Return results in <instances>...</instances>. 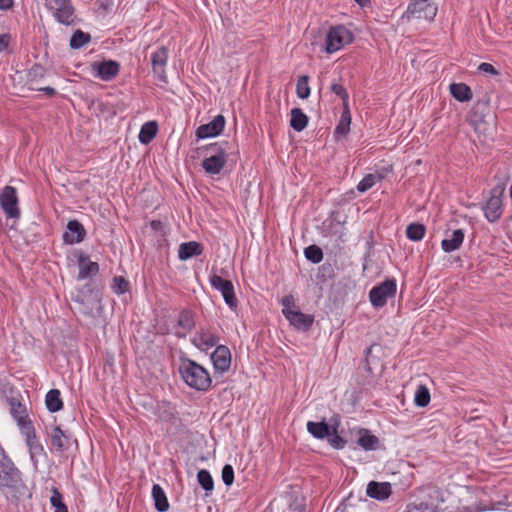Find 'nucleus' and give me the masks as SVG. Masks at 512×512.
Listing matches in <instances>:
<instances>
[{
  "instance_id": "obj_17",
  "label": "nucleus",
  "mask_w": 512,
  "mask_h": 512,
  "mask_svg": "<svg viewBox=\"0 0 512 512\" xmlns=\"http://www.w3.org/2000/svg\"><path fill=\"white\" fill-rule=\"evenodd\" d=\"M192 342L199 349L208 350L217 344L218 338L209 330L201 329L195 334Z\"/></svg>"
},
{
  "instance_id": "obj_31",
  "label": "nucleus",
  "mask_w": 512,
  "mask_h": 512,
  "mask_svg": "<svg viewBox=\"0 0 512 512\" xmlns=\"http://www.w3.org/2000/svg\"><path fill=\"white\" fill-rule=\"evenodd\" d=\"M475 132L477 133L480 141L486 143L493 139L494 126L484 121H480L475 125Z\"/></svg>"
},
{
  "instance_id": "obj_2",
  "label": "nucleus",
  "mask_w": 512,
  "mask_h": 512,
  "mask_svg": "<svg viewBox=\"0 0 512 512\" xmlns=\"http://www.w3.org/2000/svg\"><path fill=\"white\" fill-rule=\"evenodd\" d=\"M232 146L228 142L211 144L207 148V156L202 162V167L209 175L221 172L231 154Z\"/></svg>"
},
{
  "instance_id": "obj_11",
  "label": "nucleus",
  "mask_w": 512,
  "mask_h": 512,
  "mask_svg": "<svg viewBox=\"0 0 512 512\" xmlns=\"http://www.w3.org/2000/svg\"><path fill=\"white\" fill-rule=\"evenodd\" d=\"M0 204L9 217L17 218L19 216L18 198L14 187L6 186L3 188L0 194Z\"/></svg>"
},
{
  "instance_id": "obj_9",
  "label": "nucleus",
  "mask_w": 512,
  "mask_h": 512,
  "mask_svg": "<svg viewBox=\"0 0 512 512\" xmlns=\"http://www.w3.org/2000/svg\"><path fill=\"white\" fill-rule=\"evenodd\" d=\"M396 293V282L394 280H386L378 286L371 289L369 298L371 304L376 307H383L388 298L393 297Z\"/></svg>"
},
{
  "instance_id": "obj_43",
  "label": "nucleus",
  "mask_w": 512,
  "mask_h": 512,
  "mask_svg": "<svg viewBox=\"0 0 512 512\" xmlns=\"http://www.w3.org/2000/svg\"><path fill=\"white\" fill-rule=\"evenodd\" d=\"M51 505L55 508L54 512H68L67 507L62 501L61 494L57 491H53V495L50 498Z\"/></svg>"
},
{
  "instance_id": "obj_45",
  "label": "nucleus",
  "mask_w": 512,
  "mask_h": 512,
  "mask_svg": "<svg viewBox=\"0 0 512 512\" xmlns=\"http://www.w3.org/2000/svg\"><path fill=\"white\" fill-rule=\"evenodd\" d=\"M222 480L225 485L230 486L234 481V471L231 465H225L222 469Z\"/></svg>"
},
{
  "instance_id": "obj_51",
  "label": "nucleus",
  "mask_w": 512,
  "mask_h": 512,
  "mask_svg": "<svg viewBox=\"0 0 512 512\" xmlns=\"http://www.w3.org/2000/svg\"><path fill=\"white\" fill-rule=\"evenodd\" d=\"M9 39V35L7 34L0 35V51H3L8 47Z\"/></svg>"
},
{
  "instance_id": "obj_23",
  "label": "nucleus",
  "mask_w": 512,
  "mask_h": 512,
  "mask_svg": "<svg viewBox=\"0 0 512 512\" xmlns=\"http://www.w3.org/2000/svg\"><path fill=\"white\" fill-rule=\"evenodd\" d=\"M79 264V279H86L88 277H91L93 275H96L99 270V266L96 262L91 261L90 259L86 257H79L78 260Z\"/></svg>"
},
{
  "instance_id": "obj_26",
  "label": "nucleus",
  "mask_w": 512,
  "mask_h": 512,
  "mask_svg": "<svg viewBox=\"0 0 512 512\" xmlns=\"http://www.w3.org/2000/svg\"><path fill=\"white\" fill-rule=\"evenodd\" d=\"M307 431L315 438L317 439H324L328 436H330V427L329 425L324 422H313L309 421L307 423Z\"/></svg>"
},
{
  "instance_id": "obj_44",
  "label": "nucleus",
  "mask_w": 512,
  "mask_h": 512,
  "mask_svg": "<svg viewBox=\"0 0 512 512\" xmlns=\"http://www.w3.org/2000/svg\"><path fill=\"white\" fill-rule=\"evenodd\" d=\"M405 512H436V510L428 503L420 502L409 504Z\"/></svg>"
},
{
  "instance_id": "obj_48",
  "label": "nucleus",
  "mask_w": 512,
  "mask_h": 512,
  "mask_svg": "<svg viewBox=\"0 0 512 512\" xmlns=\"http://www.w3.org/2000/svg\"><path fill=\"white\" fill-rule=\"evenodd\" d=\"M12 414L14 416V418L16 419V421L18 422V419L22 416L24 418V420L26 422H29L27 419H26V415H25V409L19 404L16 408L13 407L12 408Z\"/></svg>"
},
{
  "instance_id": "obj_28",
  "label": "nucleus",
  "mask_w": 512,
  "mask_h": 512,
  "mask_svg": "<svg viewBox=\"0 0 512 512\" xmlns=\"http://www.w3.org/2000/svg\"><path fill=\"white\" fill-rule=\"evenodd\" d=\"M357 443L364 450H375L379 441L378 438L372 435L368 430L362 429L359 431Z\"/></svg>"
},
{
  "instance_id": "obj_7",
  "label": "nucleus",
  "mask_w": 512,
  "mask_h": 512,
  "mask_svg": "<svg viewBox=\"0 0 512 512\" xmlns=\"http://www.w3.org/2000/svg\"><path fill=\"white\" fill-rule=\"evenodd\" d=\"M169 52L165 46L159 47L156 51L151 54V66L154 78L161 84L165 85L168 83V77L166 73V67L168 62Z\"/></svg>"
},
{
  "instance_id": "obj_41",
  "label": "nucleus",
  "mask_w": 512,
  "mask_h": 512,
  "mask_svg": "<svg viewBox=\"0 0 512 512\" xmlns=\"http://www.w3.org/2000/svg\"><path fill=\"white\" fill-rule=\"evenodd\" d=\"M129 282L122 276H116L113 279L111 288L116 294H124L129 290Z\"/></svg>"
},
{
  "instance_id": "obj_49",
  "label": "nucleus",
  "mask_w": 512,
  "mask_h": 512,
  "mask_svg": "<svg viewBox=\"0 0 512 512\" xmlns=\"http://www.w3.org/2000/svg\"><path fill=\"white\" fill-rule=\"evenodd\" d=\"M113 0H97V5L99 9H102L105 12H108L113 7Z\"/></svg>"
},
{
  "instance_id": "obj_35",
  "label": "nucleus",
  "mask_w": 512,
  "mask_h": 512,
  "mask_svg": "<svg viewBox=\"0 0 512 512\" xmlns=\"http://www.w3.org/2000/svg\"><path fill=\"white\" fill-rule=\"evenodd\" d=\"M90 39L91 37L88 33H85L81 30H76L70 39V46L73 49L81 48L85 44L89 43Z\"/></svg>"
},
{
  "instance_id": "obj_19",
  "label": "nucleus",
  "mask_w": 512,
  "mask_h": 512,
  "mask_svg": "<svg viewBox=\"0 0 512 512\" xmlns=\"http://www.w3.org/2000/svg\"><path fill=\"white\" fill-rule=\"evenodd\" d=\"M485 217L490 222L496 221L502 214V199L500 195H492L484 208Z\"/></svg>"
},
{
  "instance_id": "obj_18",
  "label": "nucleus",
  "mask_w": 512,
  "mask_h": 512,
  "mask_svg": "<svg viewBox=\"0 0 512 512\" xmlns=\"http://www.w3.org/2000/svg\"><path fill=\"white\" fill-rule=\"evenodd\" d=\"M391 494V485L388 482L372 481L367 486V495L377 500H385Z\"/></svg>"
},
{
  "instance_id": "obj_47",
  "label": "nucleus",
  "mask_w": 512,
  "mask_h": 512,
  "mask_svg": "<svg viewBox=\"0 0 512 512\" xmlns=\"http://www.w3.org/2000/svg\"><path fill=\"white\" fill-rule=\"evenodd\" d=\"M331 90L334 94L338 95L339 97H341L343 99L344 102H346L348 100V94L345 90V88L339 84V83H333L331 85Z\"/></svg>"
},
{
  "instance_id": "obj_29",
  "label": "nucleus",
  "mask_w": 512,
  "mask_h": 512,
  "mask_svg": "<svg viewBox=\"0 0 512 512\" xmlns=\"http://www.w3.org/2000/svg\"><path fill=\"white\" fill-rule=\"evenodd\" d=\"M46 407L50 412H57L62 409L63 402L60 397V391L52 389L47 392L45 397Z\"/></svg>"
},
{
  "instance_id": "obj_21",
  "label": "nucleus",
  "mask_w": 512,
  "mask_h": 512,
  "mask_svg": "<svg viewBox=\"0 0 512 512\" xmlns=\"http://www.w3.org/2000/svg\"><path fill=\"white\" fill-rule=\"evenodd\" d=\"M289 314L290 316H288L287 320L298 330H308L314 321L312 315L304 314L300 310Z\"/></svg>"
},
{
  "instance_id": "obj_12",
  "label": "nucleus",
  "mask_w": 512,
  "mask_h": 512,
  "mask_svg": "<svg viewBox=\"0 0 512 512\" xmlns=\"http://www.w3.org/2000/svg\"><path fill=\"white\" fill-rule=\"evenodd\" d=\"M225 127V118L217 115L207 124L200 125L196 130L198 139H207L218 136Z\"/></svg>"
},
{
  "instance_id": "obj_8",
  "label": "nucleus",
  "mask_w": 512,
  "mask_h": 512,
  "mask_svg": "<svg viewBox=\"0 0 512 512\" xmlns=\"http://www.w3.org/2000/svg\"><path fill=\"white\" fill-rule=\"evenodd\" d=\"M209 281L211 286L222 294L225 303L231 309H236L237 298L235 296L233 283L217 274H211Z\"/></svg>"
},
{
  "instance_id": "obj_30",
  "label": "nucleus",
  "mask_w": 512,
  "mask_h": 512,
  "mask_svg": "<svg viewBox=\"0 0 512 512\" xmlns=\"http://www.w3.org/2000/svg\"><path fill=\"white\" fill-rule=\"evenodd\" d=\"M157 134V124L153 121L142 125L138 139L142 144L150 143Z\"/></svg>"
},
{
  "instance_id": "obj_6",
  "label": "nucleus",
  "mask_w": 512,
  "mask_h": 512,
  "mask_svg": "<svg viewBox=\"0 0 512 512\" xmlns=\"http://www.w3.org/2000/svg\"><path fill=\"white\" fill-rule=\"evenodd\" d=\"M44 5L57 22L64 25L74 22V7L70 0H44Z\"/></svg>"
},
{
  "instance_id": "obj_10",
  "label": "nucleus",
  "mask_w": 512,
  "mask_h": 512,
  "mask_svg": "<svg viewBox=\"0 0 512 512\" xmlns=\"http://www.w3.org/2000/svg\"><path fill=\"white\" fill-rule=\"evenodd\" d=\"M18 425L20 426L22 433L26 437V444L28 446L31 459L35 463L37 457L43 454V447L36 439L31 422H26L24 418L21 416L18 419Z\"/></svg>"
},
{
  "instance_id": "obj_42",
  "label": "nucleus",
  "mask_w": 512,
  "mask_h": 512,
  "mask_svg": "<svg viewBox=\"0 0 512 512\" xmlns=\"http://www.w3.org/2000/svg\"><path fill=\"white\" fill-rule=\"evenodd\" d=\"M304 253L305 257L313 263H319L323 259L322 250L315 245L308 246Z\"/></svg>"
},
{
  "instance_id": "obj_54",
  "label": "nucleus",
  "mask_w": 512,
  "mask_h": 512,
  "mask_svg": "<svg viewBox=\"0 0 512 512\" xmlns=\"http://www.w3.org/2000/svg\"><path fill=\"white\" fill-rule=\"evenodd\" d=\"M47 94H53L55 90L51 87H46L43 89Z\"/></svg>"
},
{
  "instance_id": "obj_27",
  "label": "nucleus",
  "mask_w": 512,
  "mask_h": 512,
  "mask_svg": "<svg viewBox=\"0 0 512 512\" xmlns=\"http://www.w3.org/2000/svg\"><path fill=\"white\" fill-rule=\"evenodd\" d=\"M308 124V117L300 108L291 110L290 126L297 132L303 131Z\"/></svg>"
},
{
  "instance_id": "obj_53",
  "label": "nucleus",
  "mask_w": 512,
  "mask_h": 512,
  "mask_svg": "<svg viewBox=\"0 0 512 512\" xmlns=\"http://www.w3.org/2000/svg\"><path fill=\"white\" fill-rule=\"evenodd\" d=\"M355 2L362 8L368 6L369 0H355Z\"/></svg>"
},
{
  "instance_id": "obj_4",
  "label": "nucleus",
  "mask_w": 512,
  "mask_h": 512,
  "mask_svg": "<svg viewBox=\"0 0 512 512\" xmlns=\"http://www.w3.org/2000/svg\"><path fill=\"white\" fill-rule=\"evenodd\" d=\"M354 39L353 33L345 26L331 27L326 35L325 51L329 54L341 50Z\"/></svg>"
},
{
  "instance_id": "obj_34",
  "label": "nucleus",
  "mask_w": 512,
  "mask_h": 512,
  "mask_svg": "<svg viewBox=\"0 0 512 512\" xmlns=\"http://www.w3.org/2000/svg\"><path fill=\"white\" fill-rule=\"evenodd\" d=\"M425 235V227L419 223H411L406 228V236L412 241H420Z\"/></svg>"
},
{
  "instance_id": "obj_1",
  "label": "nucleus",
  "mask_w": 512,
  "mask_h": 512,
  "mask_svg": "<svg viewBox=\"0 0 512 512\" xmlns=\"http://www.w3.org/2000/svg\"><path fill=\"white\" fill-rule=\"evenodd\" d=\"M179 372L183 381L192 389L207 391L212 383L209 372L192 360H184L179 366Z\"/></svg>"
},
{
  "instance_id": "obj_15",
  "label": "nucleus",
  "mask_w": 512,
  "mask_h": 512,
  "mask_svg": "<svg viewBox=\"0 0 512 512\" xmlns=\"http://www.w3.org/2000/svg\"><path fill=\"white\" fill-rule=\"evenodd\" d=\"M86 231L77 220H71L67 224V230L63 234V240L67 244H76L83 241Z\"/></svg>"
},
{
  "instance_id": "obj_32",
  "label": "nucleus",
  "mask_w": 512,
  "mask_h": 512,
  "mask_svg": "<svg viewBox=\"0 0 512 512\" xmlns=\"http://www.w3.org/2000/svg\"><path fill=\"white\" fill-rule=\"evenodd\" d=\"M51 444L60 451L68 446V438L59 427H54L51 431Z\"/></svg>"
},
{
  "instance_id": "obj_3",
  "label": "nucleus",
  "mask_w": 512,
  "mask_h": 512,
  "mask_svg": "<svg viewBox=\"0 0 512 512\" xmlns=\"http://www.w3.org/2000/svg\"><path fill=\"white\" fill-rule=\"evenodd\" d=\"M22 486L18 469L11 463L0 462V491L6 498H15Z\"/></svg>"
},
{
  "instance_id": "obj_5",
  "label": "nucleus",
  "mask_w": 512,
  "mask_h": 512,
  "mask_svg": "<svg viewBox=\"0 0 512 512\" xmlns=\"http://www.w3.org/2000/svg\"><path fill=\"white\" fill-rule=\"evenodd\" d=\"M437 11V6L429 0H414L408 5L403 17L408 20L417 19L431 22L434 20Z\"/></svg>"
},
{
  "instance_id": "obj_33",
  "label": "nucleus",
  "mask_w": 512,
  "mask_h": 512,
  "mask_svg": "<svg viewBox=\"0 0 512 512\" xmlns=\"http://www.w3.org/2000/svg\"><path fill=\"white\" fill-rule=\"evenodd\" d=\"M430 391L425 385H419L415 391L414 403L418 407H426L430 403Z\"/></svg>"
},
{
  "instance_id": "obj_25",
  "label": "nucleus",
  "mask_w": 512,
  "mask_h": 512,
  "mask_svg": "<svg viewBox=\"0 0 512 512\" xmlns=\"http://www.w3.org/2000/svg\"><path fill=\"white\" fill-rule=\"evenodd\" d=\"M450 93L460 102L470 101L473 96L470 87L464 83H452L450 85Z\"/></svg>"
},
{
  "instance_id": "obj_37",
  "label": "nucleus",
  "mask_w": 512,
  "mask_h": 512,
  "mask_svg": "<svg viewBox=\"0 0 512 512\" xmlns=\"http://www.w3.org/2000/svg\"><path fill=\"white\" fill-rule=\"evenodd\" d=\"M297 96L301 99H306L310 95L309 77L306 75L300 76L296 85Z\"/></svg>"
},
{
  "instance_id": "obj_22",
  "label": "nucleus",
  "mask_w": 512,
  "mask_h": 512,
  "mask_svg": "<svg viewBox=\"0 0 512 512\" xmlns=\"http://www.w3.org/2000/svg\"><path fill=\"white\" fill-rule=\"evenodd\" d=\"M202 253L201 245L196 241H190L180 244L178 249V257L180 260H188Z\"/></svg>"
},
{
  "instance_id": "obj_39",
  "label": "nucleus",
  "mask_w": 512,
  "mask_h": 512,
  "mask_svg": "<svg viewBox=\"0 0 512 512\" xmlns=\"http://www.w3.org/2000/svg\"><path fill=\"white\" fill-rule=\"evenodd\" d=\"M281 305H282V313L287 319L288 316H290L289 313L293 314L294 312H297L299 309L295 305V300L292 295H286L281 299Z\"/></svg>"
},
{
  "instance_id": "obj_50",
  "label": "nucleus",
  "mask_w": 512,
  "mask_h": 512,
  "mask_svg": "<svg viewBox=\"0 0 512 512\" xmlns=\"http://www.w3.org/2000/svg\"><path fill=\"white\" fill-rule=\"evenodd\" d=\"M479 70L484 73H489V74H493V75L497 74V71L495 70L493 65H491L490 63H486V62H483L479 65Z\"/></svg>"
},
{
  "instance_id": "obj_55",
  "label": "nucleus",
  "mask_w": 512,
  "mask_h": 512,
  "mask_svg": "<svg viewBox=\"0 0 512 512\" xmlns=\"http://www.w3.org/2000/svg\"><path fill=\"white\" fill-rule=\"evenodd\" d=\"M510 197L512 199V184H511V188H510Z\"/></svg>"
},
{
  "instance_id": "obj_24",
  "label": "nucleus",
  "mask_w": 512,
  "mask_h": 512,
  "mask_svg": "<svg viewBox=\"0 0 512 512\" xmlns=\"http://www.w3.org/2000/svg\"><path fill=\"white\" fill-rule=\"evenodd\" d=\"M152 498L154 506L159 512H166L169 509V502L167 496L159 484H154L152 487Z\"/></svg>"
},
{
  "instance_id": "obj_16",
  "label": "nucleus",
  "mask_w": 512,
  "mask_h": 512,
  "mask_svg": "<svg viewBox=\"0 0 512 512\" xmlns=\"http://www.w3.org/2000/svg\"><path fill=\"white\" fill-rule=\"evenodd\" d=\"M464 241V232L462 229H456L450 234H447L446 237L441 242V247L444 252L450 253L457 249H459Z\"/></svg>"
},
{
  "instance_id": "obj_14",
  "label": "nucleus",
  "mask_w": 512,
  "mask_h": 512,
  "mask_svg": "<svg viewBox=\"0 0 512 512\" xmlns=\"http://www.w3.org/2000/svg\"><path fill=\"white\" fill-rule=\"evenodd\" d=\"M92 69L96 72L98 78L103 81H110L119 73L120 66L116 61L108 60L94 63Z\"/></svg>"
},
{
  "instance_id": "obj_36",
  "label": "nucleus",
  "mask_w": 512,
  "mask_h": 512,
  "mask_svg": "<svg viewBox=\"0 0 512 512\" xmlns=\"http://www.w3.org/2000/svg\"><path fill=\"white\" fill-rule=\"evenodd\" d=\"M351 116L348 110H345L340 118V121L335 129L337 136H345L350 130Z\"/></svg>"
},
{
  "instance_id": "obj_13",
  "label": "nucleus",
  "mask_w": 512,
  "mask_h": 512,
  "mask_svg": "<svg viewBox=\"0 0 512 512\" xmlns=\"http://www.w3.org/2000/svg\"><path fill=\"white\" fill-rule=\"evenodd\" d=\"M211 359L215 370L220 373H224L230 368L231 353L226 346H217L215 351L211 355Z\"/></svg>"
},
{
  "instance_id": "obj_40",
  "label": "nucleus",
  "mask_w": 512,
  "mask_h": 512,
  "mask_svg": "<svg viewBox=\"0 0 512 512\" xmlns=\"http://www.w3.org/2000/svg\"><path fill=\"white\" fill-rule=\"evenodd\" d=\"M380 177L375 174L366 175L357 185V190L359 192H366L370 188H372L378 181Z\"/></svg>"
},
{
  "instance_id": "obj_20",
  "label": "nucleus",
  "mask_w": 512,
  "mask_h": 512,
  "mask_svg": "<svg viewBox=\"0 0 512 512\" xmlns=\"http://www.w3.org/2000/svg\"><path fill=\"white\" fill-rule=\"evenodd\" d=\"M194 325L195 321L193 313L191 311L184 310L179 314L175 334L178 337H185L187 333L192 330Z\"/></svg>"
},
{
  "instance_id": "obj_46",
  "label": "nucleus",
  "mask_w": 512,
  "mask_h": 512,
  "mask_svg": "<svg viewBox=\"0 0 512 512\" xmlns=\"http://www.w3.org/2000/svg\"><path fill=\"white\" fill-rule=\"evenodd\" d=\"M327 438L332 447L336 449H342L344 447L345 441L336 433V430H333V433L330 432V436Z\"/></svg>"
},
{
  "instance_id": "obj_38",
  "label": "nucleus",
  "mask_w": 512,
  "mask_h": 512,
  "mask_svg": "<svg viewBox=\"0 0 512 512\" xmlns=\"http://www.w3.org/2000/svg\"><path fill=\"white\" fill-rule=\"evenodd\" d=\"M197 479L199 484L206 492H211L213 490L214 482L211 474L207 470H200L197 474Z\"/></svg>"
},
{
  "instance_id": "obj_52",
  "label": "nucleus",
  "mask_w": 512,
  "mask_h": 512,
  "mask_svg": "<svg viewBox=\"0 0 512 512\" xmlns=\"http://www.w3.org/2000/svg\"><path fill=\"white\" fill-rule=\"evenodd\" d=\"M13 0H0V10H9L13 7Z\"/></svg>"
}]
</instances>
